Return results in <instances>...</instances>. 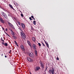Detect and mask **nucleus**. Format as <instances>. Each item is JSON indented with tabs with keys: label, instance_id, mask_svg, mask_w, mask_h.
I'll return each mask as SVG.
<instances>
[{
	"label": "nucleus",
	"instance_id": "nucleus-26",
	"mask_svg": "<svg viewBox=\"0 0 74 74\" xmlns=\"http://www.w3.org/2000/svg\"><path fill=\"white\" fill-rule=\"evenodd\" d=\"M42 42V44L43 46H44V47H45V45L44 43H43V42Z\"/></svg>",
	"mask_w": 74,
	"mask_h": 74
},
{
	"label": "nucleus",
	"instance_id": "nucleus-42",
	"mask_svg": "<svg viewBox=\"0 0 74 74\" xmlns=\"http://www.w3.org/2000/svg\"><path fill=\"white\" fill-rule=\"evenodd\" d=\"M19 29H20V30H22V29H21V28H18Z\"/></svg>",
	"mask_w": 74,
	"mask_h": 74
},
{
	"label": "nucleus",
	"instance_id": "nucleus-45",
	"mask_svg": "<svg viewBox=\"0 0 74 74\" xmlns=\"http://www.w3.org/2000/svg\"><path fill=\"white\" fill-rule=\"evenodd\" d=\"M11 50H10V51L9 52V53H10V52H11Z\"/></svg>",
	"mask_w": 74,
	"mask_h": 74
},
{
	"label": "nucleus",
	"instance_id": "nucleus-13",
	"mask_svg": "<svg viewBox=\"0 0 74 74\" xmlns=\"http://www.w3.org/2000/svg\"><path fill=\"white\" fill-rule=\"evenodd\" d=\"M9 5L10 7V8H12V9L13 10H15V9H14V8H13V7H12V5H11L10 4H9Z\"/></svg>",
	"mask_w": 74,
	"mask_h": 74
},
{
	"label": "nucleus",
	"instance_id": "nucleus-14",
	"mask_svg": "<svg viewBox=\"0 0 74 74\" xmlns=\"http://www.w3.org/2000/svg\"><path fill=\"white\" fill-rule=\"evenodd\" d=\"M3 16L5 18V19H8V17L7 16V15L6 14L5 15H4Z\"/></svg>",
	"mask_w": 74,
	"mask_h": 74
},
{
	"label": "nucleus",
	"instance_id": "nucleus-53",
	"mask_svg": "<svg viewBox=\"0 0 74 74\" xmlns=\"http://www.w3.org/2000/svg\"><path fill=\"white\" fill-rule=\"evenodd\" d=\"M17 26H18V27L19 26H18V25H17Z\"/></svg>",
	"mask_w": 74,
	"mask_h": 74
},
{
	"label": "nucleus",
	"instance_id": "nucleus-29",
	"mask_svg": "<svg viewBox=\"0 0 74 74\" xmlns=\"http://www.w3.org/2000/svg\"><path fill=\"white\" fill-rule=\"evenodd\" d=\"M9 30H10V31H11L12 32L13 31L11 29V28H9Z\"/></svg>",
	"mask_w": 74,
	"mask_h": 74
},
{
	"label": "nucleus",
	"instance_id": "nucleus-49",
	"mask_svg": "<svg viewBox=\"0 0 74 74\" xmlns=\"http://www.w3.org/2000/svg\"><path fill=\"white\" fill-rule=\"evenodd\" d=\"M30 74H32V73H31V72H30Z\"/></svg>",
	"mask_w": 74,
	"mask_h": 74
},
{
	"label": "nucleus",
	"instance_id": "nucleus-50",
	"mask_svg": "<svg viewBox=\"0 0 74 74\" xmlns=\"http://www.w3.org/2000/svg\"><path fill=\"white\" fill-rule=\"evenodd\" d=\"M8 16H10V15L8 14Z\"/></svg>",
	"mask_w": 74,
	"mask_h": 74
},
{
	"label": "nucleus",
	"instance_id": "nucleus-48",
	"mask_svg": "<svg viewBox=\"0 0 74 74\" xmlns=\"http://www.w3.org/2000/svg\"><path fill=\"white\" fill-rule=\"evenodd\" d=\"M6 34H7V33H6V32H5V33Z\"/></svg>",
	"mask_w": 74,
	"mask_h": 74
},
{
	"label": "nucleus",
	"instance_id": "nucleus-51",
	"mask_svg": "<svg viewBox=\"0 0 74 74\" xmlns=\"http://www.w3.org/2000/svg\"><path fill=\"white\" fill-rule=\"evenodd\" d=\"M20 12H21V11H20Z\"/></svg>",
	"mask_w": 74,
	"mask_h": 74
},
{
	"label": "nucleus",
	"instance_id": "nucleus-37",
	"mask_svg": "<svg viewBox=\"0 0 74 74\" xmlns=\"http://www.w3.org/2000/svg\"><path fill=\"white\" fill-rule=\"evenodd\" d=\"M5 31H8V29H7V28L6 29H5Z\"/></svg>",
	"mask_w": 74,
	"mask_h": 74
},
{
	"label": "nucleus",
	"instance_id": "nucleus-2",
	"mask_svg": "<svg viewBox=\"0 0 74 74\" xmlns=\"http://www.w3.org/2000/svg\"><path fill=\"white\" fill-rule=\"evenodd\" d=\"M21 36L23 38H24V39L26 38V35H25V34L23 33L22 32H21Z\"/></svg>",
	"mask_w": 74,
	"mask_h": 74
},
{
	"label": "nucleus",
	"instance_id": "nucleus-5",
	"mask_svg": "<svg viewBox=\"0 0 74 74\" xmlns=\"http://www.w3.org/2000/svg\"><path fill=\"white\" fill-rule=\"evenodd\" d=\"M27 59L29 62H32L33 61V60L31 58H30L29 57H28L27 58Z\"/></svg>",
	"mask_w": 74,
	"mask_h": 74
},
{
	"label": "nucleus",
	"instance_id": "nucleus-15",
	"mask_svg": "<svg viewBox=\"0 0 74 74\" xmlns=\"http://www.w3.org/2000/svg\"><path fill=\"white\" fill-rule=\"evenodd\" d=\"M32 40L34 42H35L36 41V38L34 37L32 38Z\"/></svg>",
	"mask_w": 74,
	"mask_h": 74
},
{
	"label": "nucleus",
	"instance_id": "nucleus-34",
	"mask_svg": "<svg viewBox=\"0 0 74 74\" xmlns=\"http://www.w3.org/2000/svg\"><path fill=\"white\" fill-rule=\"evenodd\" d=\"M14 42H15V44H17V42H16V41H14Z\"/></svg>",
	"mask_w": 74,
	"mask_h": 74
},
{
	"label": "nucleus",
	"instance_id": "nucleus-36",
	"mask_svg": "<svg viewBox=\"0 0 74 74\" xmlns=\"http://www.w3.org/2000/svg\"><path fill=\"white\" fill-rule=\"evenodd\" d=\"M31 17L32 18H34V16H31Z\"/></svg>",
	"mask_w": 74,
	"mask_h": 74
},
{
	"label": "nucleus",
	"instance_id": "nucleus-31",
	"mask_svg": "<svg viewBox=\"0 0 74 74\" xmlns=\"http://www.w3.org/2000/svg\"><path fill=\"white\" fill-rule=\"evenodd\" d=\"M29 19L30 20V21H32V17H29Z\"/></svg>",
	"mask_w": 74,
	"mask_h": 74
},
{
	"label": "nucleus",
	"instance_id": "nucleus-11",
	"mask_svg": "<svg viewBox=\"0 0 74 74\" xmlns=\"http://www.w3.org/2000/svg\"><path fill=\"white\" fill-rule=\"evenodd\" d=\"M21 26H22V28L24 29L25 28V24H24L23 23H21Z\"/></svg>",
	"mask_w": 74,
	"mask_h": 74
},
{
	"label": "nucleus",
	"instance_id": "nucleus-9",
	"mask_svg": "<svg viewBox=\"0 0 74 74\" xmlns=\"http://www.w3.org/2000/svg\"><path fill=\"white\" fill-rule=\"evenodd\" d=\"M0 21L2 23H4V21L3 20V19L2 18H0Z\"/></svg>",
	"mask_w": 74,
	"mask_h": 74
},
{
	"label": "nucleus",
	"instance_id": "nucleus-6",
	"mask_svg": "<svg viewBox=\"0 0 74 74\" xmlns=\"http://www.w3.org/2000/svg\"><path fill=\"white\" fill-rule=\"evenodd\" d=\"M27 42L28 43V44L29 45V47H31V48H32V45H31V43L30 42V41L28 40L27 41Z\"/></svg>",
	"mask_w": 74,
	"mask_h": 74
},
{
	"label": "nucleus",
	"instance_id": "nucleus-46",
	"mask_svg": "<svg viewBox=\"0 0 74 74\" xmlns=\"http://www.w3.org/2000/svg\"><path fill=\"white\" fill-rule=\"evenodd\" d=\"M33 19H34V20H35V18H33Z\"/></svg>",
	"mask_w": 74,
	"mask_h": 74
},
{
	"label": "nucleus",
	"instance_id": "nucleus-41",
	"mask_svg": "<svg viewBox=\"0 0 74 74\" xmlns=\"http://www.w3.org/2000/svg\"><path fill=\"white\" fill-rule=\"evenodd\" d=\"M5 58H7V56H5Z\"/></svg>",
	"mask_w": 74,
	"mask_h": 74
},
{
	"label": "nucleus",
	"instance_id": "nucleus-43",
	"mask_svg": "<svg viewBox=\"0 0 74 74\" xmlns=\"http://www.w3.org/2000/svg\"><path fill=\"white\" fill-rule=\"evenodd\" d=\"M3 56V54H1V56Z\"/></svg>",
	"mask_w": 74,
	"mask_h": 74
},
{
	"label": "nucleus",
	"instance_id": "nucleus-3",
	"mask_svg": "<svg viewBox=\"0 0 74 74\" xmlns=\"http://www.w3.org/2000/svg\"><path fill=\"white\" fill-rule=\"evenodd\" d=\"M39 70H40V67L39 66H37L36 67V69H35V70L36 71H38Z\"/></svg>",
	"mask_w": 74,
	"mask_h": 74
},
{
	"label": "nucleus",
	"instance_id": "nucleus-16",
	"mask_svg": "<svg viewBox=\"0 0 74 74\" xmlns=\"http://www.w3.org/2000/svg\"><path fill=\"white\" fill-rule=\"evenodd\" d=\"M1 14L2 15H3V16H4L5 14H5V13H4L3 12H1Z\"/></svg>",
	"mask_w": 74,
	"mask_h": 74
},
{
	"label": "nucleus",
	"instance_id": "nucleus-24",
	"mask_svg": "<svg viewBox=\"0 0 74 74\" xmlns=\"http://www.w3.org/2000/svg\"><path fill=\"white\" fill-rule=\"evenodd\" d=\"M49 73H52V71H51V69L49 70Z\"/></svg>",
	"mask_w": 74,
	"mask_h": 74
},
{
	"label": "nucleus",
	"instance_id": "nucleus-32",
	"mask_svg": "<svg viewBox=\"0 0 74 74\" xmlns=\"http://www.w3.org/2000/svg\"><path fill=\"white\" fill-rule=\"evenodd\" d=\"M21 16L22 17H23V14H21Z\"/></svg>",
	"mask_w": 74,
	"mask_h": 74
},
{
	"label": "nucleus",
	"instance_id": "nucleus-39",
	"mask_svg": "<svg viewBox=\"0 0 74 74\" xmlns=\"http://www.w3.org/2000/svg\"><path fill=\"white\" fill-rule=\"evenodd\" d=\"M1 41H2L3 42H4V40H2V39H1Z\"/></svg>",
	"mask_w": 74,
	"mask_h": 74
},
{
	"label": "nucleus",
	"instance_id": "nucleus-12",
	"mask_svg": "<svg viewBox=\"0 0 74 74\" xmlns=\"http://www.w3.org/2000/svg\"><path fill=\"white\" fill-rule=\"evenodd\" d=\"M45 42L47 46V47H49V45L48 44V42L45 41Z\"/></svg>",
	"mask_w": 74,
	"mask_h": 74
},
{
	"label": "nucleus",
	"instance_id": "nucleus-35",
	"mask_svg": "<svg viewBox=\"0 0 74 74\" xmlns=\"http://www.w3.org/2000/svg\"><path fill=\"white\" fill-rule=\"evenodd\" d=\"M46 69H48V66H46V68H45Z\"/></svg>",
	"mask_w": 74,
	"mask_h": 74
},
{
	"label": "nucleus",
	"instance_id": "nucleus-47",
	"mask_svg": "<svg viewBox=\"0 0 74 74\" xmlns=\"http://www.w3.org/2000/svg\"><path fill=\"white\" fill-rule=\"evenodd\" d=\"M4 32L5 33H6V32H5V31H4Z\"/></svg>",
	"mask_w": 74,
	"mask_h": 74
},
{
	"label": "nucleus",
	"instance_id": "nucleus-23",
	"mask_svg": "<svg viewBox=\"0 0 74 74\" xmlns=\"http://www.w3.org/2000/svg\"><path fill=\"white\" fill-rule=\"evenodd\" d=\"M13 38H14V39H16V37L15 36H13Z\"/></svg>",
	"mask_w": 74,
	"mask_h": 74
},
{
	"label": "nucleus",
	"instance_id": "nucleus-40",
	"mask_svg": "<svg viewBox=\"0 0 74 74\" xmlns=\"http://www.w3.org/2000/svg\"><path fill=\"white\" fill-rule=\"evenodd\" d=\"M47 69H45V71H44V72H45V71H47Z\"/></svg>",
	"mask_w": 74,
	"mask_h": 74
},
{
	"label": "nucleus",
	"instance_id": "nucleus-38",
	"mask_svg": "<svg viewBox=\"0 0 74 74\" xmlns=\"http://www.w3.org/2000/svg\"><path fill=\"white\" fill-rule=\"evenodd\" d=\"M16 45L17 46V47H19V46H18V43H17L16 44Z\"/></svg>",
	"mask_w": 74,
	"mask_h": 74
},
{
	"label": "nucleus",
	"instance_id": "nucleus-52",
	"mask_svg": "<svg viewBox=\"0 0 74 74\" xmlns=\"http://www.w3.org/2000/svg\"><path fill=\"white\" fill-rule=\"evenodd\" d=\"M2 38H1V39H2Z\"/></svg>",
	"mask_w": 74,
	"mask_h": 74
},
{
	"label": "nucleus",
	"instance_id": "nucleus-22",
	"mask_svg": "<svg viewBox=\"0 0 74 74\" xmlns=\"http://www.w3.org/2000/svg\"><path fill=\"white\" fill-rule=\"evenodd\" d=\"M36 21H33V23H34V25H36Z\"/></svg>",
	"mask_w": 74,
	"mask_h": 74
},
{
	"label": "nucleus",
	"instance_id": "nucleus-8",
	"mask_svg": "<svg viewBox=\"0 0 74 74\" xmlns=\"http://www.w3.org/2000/svg\"><path fill=\"white\" fill-rule=\"evenodd\" d=\"M21 49H23V51H25V49H24V47L23 45H21Z\"/></svg>",
	"mask_w": 74,
	"mask_h": 74
},
{
	"label": "nucleus",
	"instance_id": "nucleus-10",
	"mask_svg": "<svg viewBox=\"0 0 74 74\" xmlns=\"http://www.w3.org/2000/svg\"><path fill=\"white\" fill-rule=\"evenodd\" d=\"M51 73L52 74H54L55 73V69L53 68H52L51 69Z\"/></svg>",
	"mask_w": 74,
	"mask_h": 74
},
{
	"label": "nucleus",
	"instance_id": "nucleus-28",
	"mask_svg": "<svg viewBox=\"0 0 74 74\" xmlns=\"http://www.w3.org/2000/svg\"><path fill=\"white\" fill-rule=\"evenodd\" d=\"M38 44L40 47H41V44L40 43H38Z\"/></svg>",
	"mask_w": 74,
	"mask_h": 74
},
{
	"label": "nucleus",
	"instance_id": "nucleus-44",
	"mask_svg": "<svg viewBox=\"0 0 74 74\" xmlns=\"http://www.w3.org/2000/svg\"><path fill=\"white\" fill-rule=\"evenodd\" d=\"M7 35L8 36H9V37H10V36L9 35L7 34Z\"/></svg>",
	"mask_w": 74,
	"mask_h": 74
},
{
	"label": "nucleus",
	"instance_id": "nucleus-17",
	"mask_svg": "<svg viewBox=\"0 0 74 74\" xmlns=\"http://www.w3.org/2000/svg\"><path fill=\"white\" fill-rule=\"evenodd\" d=\"M8 25H9V26H10V27H11L13 25L11 24V23H8Z\"/></svg>",
	"mask_w": 74,
	"mask_h": 74
},
{
	"label": "nucleus",
	"instance_id": "nucleus-20",
	"mask_svg": "<svg viewBox=\"0 0 74 74\" xmlns=\"http://www.w3.org/2000/svg\"><path fill=\"white\" fill-rule=\"evenodd\" d=\"M11 33L12 35H13V36H14V35H15V34L14 33V32L12 31Z\"/></svg>",
	"mask_w": 74,
	"mask_h": 74
},
{
	"label": "nucleus",
	"instance_id": "nucleus-18",
	"mask_svg": "<svg viewBox=\"0 0 74 74\" xmlns=\"http://www.w3.org/2000/svg\"><path fill=\"white\" fill-rule=\"evenodd\" d=\"M4 45L6 47H7V46H8V44H7V43H5Z\"/></svg>",
	"mask_w": 74,
	"mask_h": 74
},
{
	"label": "nucleus",
	"instance_id": "nucleus-25",
	"mask_svg": "<svg viewBox=\"0 0 74 74\" xmlns=\"http://www.w3.org/2000/svg\"><path fill=\"white\" fill-rule=\"evenodd\" d=\"M3 10L4 11H5V12H8V11L5 10V9H3Z\"/></svg>",
	"mask_w": 74,
	"mask_h": 74
},
{
	"label": "nucleus",
	"instance_id": "nucleus-1",
	"mask_svg": "<svg viewBox=\"0 0 74 74\" xmlns=\"http://www.w3.org/2000/svg\"><path fill=\"white\" fill-rule=\"evenodd\" d=\"M39 62L40 67L42 69V71H43V70H44V68H45V65L44 64V63L41 61H40Z\"/></svg>",
	"mask_w": 74,
	"mask_h": 74
},
{
	"label": "nucleus",
	"instance_id": "nucleus-19",
	"mask_svg": "<svg viewBox=\"0 0 74 74\" xmlns=\"http://www.w3.org/2000/svg\"><path fill=\"white\" fill-rule=\"evenodd\" d=\"M12 29H15V27H14V26L13 25H12L11 26V27Z\"/></svg>",
	"mask_w": 74,
	"mask_h": 74
},
{
	"label": "nucleus",
	"instance_id": "nucleus-30",
	"mask_svg": "<svg viewBox=\"0 0 74 74\" xmlns=\"http://www.w3.org/2000/svg\"><path fill=\"white\" fill-rule=\"evenodd\" d=\"M2 29H3V31H5V29H4V28L3 27H2Z\"/></svg>",
	"mask_w": 74,
	"mask_h": 74
},
{
	"label": "nucleus",
	"instance_id": "nucleus-33",
	"mask_svg": "<svg viewBox=\"0 0 74 74\" xmlns=\"http://www.w3.org/2000/svg\"><path fill=\"white\" fill-rule=\"evenodd\" d=\"M56 59L57 60H59V58H58V57Z\"/></svg>",
	"mask_w": 74,
	"mask_h": 74
},
{
	"label": "nucleus",
	"instance_id": "nucleus-4",
	"mask_svg": "<svg viewBox=\"0 0 74 74\" xmlns=\"http://www.w3.org/2000/svg\"><path fill=\"white\" fill-rule=\"evenodd\" d=\"M29 55L30 57H31L32 58H33L34 57V55L33 54V53H29Z\"/></svg>",
	"mask_w": 74,
	"mask_h": 74
},
{
	"label": "nucleus",
	"instance_id": "nucleus-7",
	"mask_svg": "<svg viewBox=\"0 0 74 74\" xmlns=\"http://www.w3.org/2000/svg\"><path fill=\"white\" fill-rule=\"evenodd\" d=\"M36 45L34 44H33L32 45V47L34 49H36Z\"/></svg>",
	"mask_w": 74,
	"mask_h": 74
},
{
	"label": "nucleus",
	"instance_id": "nucleus-27",
	"mask_svg": "<svg viewBox=\"0 0 74 74\" xmlns=\"http://www.w3.org/2000/svg\"><path fill=\"white\" fill-rule=\"evenodd\" d=\"M17 23L18 25H20L21 24V23H20V22H18Z\"/></svg>",
	"mask_w": 74,
	"mask_h": 74
},
{
	"label": "nucleus",
	"instance_id": "nucleus-21",
	"mask_svg": "<svg viewBox=\"0 0 74 74\" xmlns=\"http://www.w3.org/2000/svg\"><path fill=\"white\" fill-rule=\"evenodd\" d=\"M35 53L36 55L37 54V51L36 50H35Z\"/></svg>",
	"mask_w": 74,
	"mask_h": 74
}]
</instances>
